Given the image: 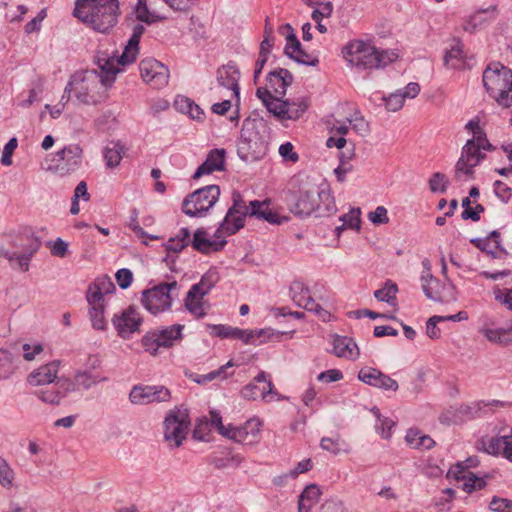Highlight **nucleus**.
Masks as SVG:
<instances>
[{
    "instance_id": "f257e3e1",
    "label": "nucleus",
    "mask_w": 512,
    "mask_h": 512,
    "mask_svg": "<svg viewBox=\"0 0 512 512\" xmlns=\"http://www.w3.org/2000/svg\"><path fill=\"white\" fill-rule=\"evenodd\" d=\"M97 64L101 74L93 69L72 76L77 77V81L74 83L75 96L79 102L86 105L97 104L100 98V90L103 87L110 86L114 82L116 74L120 72L114 57L99 56Z\"/></svg>"
},
{
    "instance_id": "f03ea898",
    "label": "nucleus",
    "mask_w": 512,
    "mask_h": 512,
    "mask_svg": "<svg viewBox=\"0 0 512 512\" xmlns=\"http://www.w3.org/2000/svg\"><path fill=\"white\" fill-rule=\"evenodd\" d=\"M73 16L96 32L107 33L119 16L118 0H76Z\"/></svg>"
},
{
    "instance_id": "7ed1b4c3",
    "label": "nucleus",
    "mask_w": 512,
    "mask_h": 512,
    "mask_svg": "<svg viewBox=\"0 0 512 512\" xmlns=\"http://www.w3.org/2000/svg\"><path fill=\"white\" fill-rule=\"evenodd\" d=\"M267 126L260 119H246L237 144V154L245 162L263 158L268 150Z\"/></svg>"
},
{
    "instance_id": "20e7f679",
    "label": "nucleus",
    "mask_w": 512,
    "mask_h": 512,
    "mask_svg": "<svg viewBox=\"0 0 512 512\" xmlns=\"http://www.w3.org/2000/svg\"><path fill=\"white\" fill-rule=\"evenodd\" d=\"M346 60L352 65L363 68L373 69L382 68L393 62L397 55L394 52L379 50L370 43L362 40H354L345 47Z\"/></svg>"
},
{
    "instance_id": "39448f33",
    "label": "nucleus",
    "mask_w": 512,
    "mask_h": 512,
    "mask_svg": "<svg viewBox=\"0 0 512 512\" xmlns=\"http://www.w3.org/2000/svg\"><path fill=\"white\" fill-rule=\"evenodd\" d=\"M41 246L40 240L32 233L17 235L11 241V249L0 248V257L7 259L14 269L29 270L30 260Z\"/></svg>"
},
{
    "instance_id": "423d86ee",
    "label": "nucleus",
    "mask_w": 512,
    "mask_h": 512,
    "mask_svg": "<svg viewBox=\"0 0 512 512\" xmlns=\"http://www.w3.org/2000/svg\"><path fill=\"white\" fill-rule=\"evenodd\" d=\"M220 196L218 185L199 188L184 198L182 211L190 217H202L214 206Z\"/></svg>"
},
{
    "instance_id": "0eeeda50",
    "label": "nucleus",
    "mask_w": 512,
    "mask_h": 512,
    "mask_svg": "<svg viewBox=\"0 0 512 512\" xmlns=\"http://www.w3.org/2000/svg\"><path fill=\"white\" fill-rule=\"evenodd\" d=\"M250 214V205L244 201L238 191L232 193V206L228 209L226 216L217 228L214 236L221 238L223 235H233L245 225V218Z\"/></svg>"
},
{
    "instance_id": "6e6552de",
    "label": "nucleus",
    "mask_w": 512,
    "mask_h": 512,
    "mask_svg": "<svg viewBox=\"0 0 512 512\" xmlns=\"http://www.w3.org/2000/svg\"><path fill=\"white\" fill-rule=\"evenodd\" d=\"M512 77V70L500 63L490 64L483 73V84L489 95L503 108H508V102L504 95L508 78Z\"/></svg>"
},
{
    "instance_id": "1a4fd4ad",
    "label": "nucleus",
    "mask_w": 512,
    "mask_h": 512,
    "mask_svg": "<svg viewBox=\"0 0 512 512\" xmlns=\"http://www.w3.org/2000/svg\"><path fill=\"white\" fill-rule=\"evenodd\" d=\"M183 329L184 325L181 324L154 329L142 337L141 344L146 352L156 356L160 347L171 348L180 342Z\"/></svg>"
},
{
    "instance_id": "9d476101",
    "label": "nucleus",
    "mask_w": 512,
    "mask_h": 512,
    "mask_svg": "<svg viewBox=\"0 0 512 512\" xmlns=\"http://www.w3.org/2000/svg\"><path fill=\"white\" fill-rule=\"evenodd\" d=\"M163 424L165 441L171 447H180L187 437L190 426L188 411L179 408L170 410Z\"/></svg>"
},
{
    "instance_id": "9b49d317",
    "label": "nucleus",
    "mask_w": 512,
    "mask_h": 512,
    "mask_svg": "<svg viewBox=\"0 0 512 512\" xmlns=\"http://www.w3.org/2000/svg\"><path fill=\"white\" fill-rule=\"evenodd\" d=\"M176 281L160 283L142 293V304L151 313L158 314L170 309L172 305V292L177 290Z\"/></svg>"
},
{
    "instance_id": "f8f14e48",
    "label": "nucleus",
    "mask_w": 512,
    "mask_h": 512,
    "mask_svg": "<svg viewBox=\"0 0 512 512\" xmlns=\"http://www.w3.org/2000/svg\"><path fill=\"white\" fill-rule=\"evenodd\" d=\"M171 392L163 385H134L129 393V400L133 405H149L169 402Z\"/></svg>"
},
{
    "instance_id": "ddd939ff",
    "label": "nucleus",
    "mask_w": 512,
    "mask_h": 512,
    "mask_svg": "<svg viewBox=\"0 0 512 512\" xmlns=\"http://www.w3.org/2000/svg\"><path fill=\"white\" fill-rule=\"evenodd\" d=\"M290 297L292 301L300 308L309 312H314L321 320L327 321L330 318V313L322 308L313 299L310 289L301 281H293L289 288Z\"/></svg>"
},
{
    "instance_id": "4468645a",
    "label": "nucleus",
    "mask_w": 512,
    "mask_h": 512,
    "mask_svg": "<svg viewBox=\"0 0 512 512\" xmlns=\"http://www.w3.org/2000/svg\"><path fill=\"white\" fill-rule=\"evenodd\" d=\"M211 335L221 339L231 338L242 340L245 344H254L256 338L270 337L271 329L244 330L224 324L210 325Z\"/></svg>"
},
{
    "instance_id": "2eb2a0df",
    "label": "nucleus",
    "mask_w": 512,
    "mask_h": 512,
    "mask_svg": "<svg viewBox=\"0 0 512 512\" xmlns=\"http://www.w3.org/2000/svg\"><path fill=\"white\" fill-rule=\"evenodd\" d=\"M142 79L155 89H161L168 84V68L154 58L143 59L139 64Z\"/></svg>"
},
{
    "instance_id": "dca6fc26",
    "label": "nucleus",
    "mask_w": 512,
    "mask_h": 512,
    "mask_svg": "<svg viewBox=\"0 0 512 512\" xmlns=\"http://www.w3.org/2000/svg\"><path fill=\"white\" fill-rule=\"evenodd\" d=\"M142 322L143 318L134 306H129L112 318L113 326L123 339H130L132 334L139 332Z\"/></svg>"
},
{
    "instance_id": "f3484780",
    "label": "nucleus",
    "mask_w": 512,
    "mask_h": 512,
    "mask_svg": "<svg viewBox=\"0 0 512 512\" xmlns=\"http://www.w3.org/2000/svg\"><path fill=\"white\" fill-rule=\"evenodd\" d=\"M467 462H469V464L466 466L462 463H457L451 467L447 476L452 477L457 481H463L462 488L468 493L483 489L486 486L485 479L476 476L473 472L468 470V468L473 465L472 459H468Z\"/></svg>"
},
{
    "instance_id": "a211bd4d",
    "label": "nucleus",
    "mask_w": 512,
    "mask_h": 512,
    "mask_svg": "<svg viewBox=\"0 0 512 512\" xmlns=\"http://www.w3.org/2000/svg\"><path fill=\"white\" fill-rule=\"evenodd\" d=\"M479 332L491 343L502 346L512 344V323L507 328H496L493 318L483 316Z\"/></svg>"
},
{
    "instance_id": "6ab92c4d",
    "label": "nucleus",
    "mask_w": 512,
    "mask_h": 512,
    "mask_svg": "<svg viewBox=\"0 0 512 512\" xmlns=\"http://www.w3.org/2000/svg\"><path fill=\"white\" fill-rule=\"evenodd\" d=\"M358 379L369 386H373L384 391L396 392L399 388L395 379L373 367L362 368L358 372Z\"/></svg>"
},
{
    "instance_id": "aec40b11",
    "label": "nucleus",
    "mask_w": 512,
    "mask_h": 512,
    "mask_svg": "<svg viewBox=\"0 0 512 512\" xmlns=\"http://www.w3.org/2000/svg\"><path fill=\"white\" fill-rule=\"evenodd\" d=\"M276 394L269 374L261 371L253 381L244 386L241 390V396L247 400H255L258 397L266 399L268 395Z\"/></svg>"
},
{
    "instance_id": "412c9836",
    "label": "nucleus",
    "mask_w": 512,
    "mask_h": 512,
    "mask_svg": "<svg viewBox=\"0 0 512 512\" xmlns=\"http://www.w3.org/2000/svg\"><path fill=\"white\" fill-rule=\"evenodd\" d=\"M83 150L78 144H71L56 153V170L62 174L75 171L81 164Z\"/></svg>"
},
{
    "instance_id": "4be33fe9",
    "label": "nucleus",
    "mask_w": 512,
    "mask_h": 512,
    "mask_svg": "<svg viewBox=\"0 0 512 512\" xmlns=\"http://www.w3.org/2000/svg\"><path fill=\"white\" fill-rule=\"evenodd\" d=\"M421 282L423 292L427 298L436 302H446L453 298L452 291L454 287L450 284L447 287L441 285L439 280L431 273L422 274Z\"/></svg>"
},
{
    "instance_id": "5701e85b",
    "label": "nucleus",
    "mask_w": 512,
    "mask_h": 512,
    "mask_svg": "<svg viewBox=\"0 0 512 512\" xmlns=\"http://www.w3.org/2000/svg\"><path fill=\"white\" fill-rule=\"evenodd\" d=\"M317 192L313 191H300L299 194H291L289 202L290 211L296 216H309L315 212L317 202Z\"/></svg>"
},
{
    "instance_id": "b1692460",
    "label": "nucleus",
    "mask_w": 512,
    "mask_h": 512,
    "mask_svg": "<svg viewBox=\"0 0 512 512\" xmlns=\"http://www.w3.org/2000/svg\"><path fill=\"white\" fill-rule=\"evenodd\" d=\"M261 423L258 419H249L241 426L231 425L226 438L237 443L253 444L260 433Z\"/></svg>"
},
{
    "instance_id": "393cba45",
    "label": "nucleus",
    "mask_w": 512,
    "mask_h": 512,
    "mask_svg": "<svg viewBox=\"0 0 512 512\" xmlns=\"http://www.w3.org/2000/svg\"><path fill=\"white\" fill-rule=\"evenodd\" d=\"M284 54L299 64L306 66H317L319 59L316 55L307 53L298 40L295 33L287 35V43L284 48Z\"/></svg>"
},
{
    "instance_id": "a878e982",
    "label": "nucleus",
    "mask_w": 512,
    "mask_h": 512,
    "mask_svg": "<svg viewBox=\"0 0 512 512\" xmlns=\"http://www.w3.org/2000/svg\"><path fill=\"white\" fill-rule=\"evenodd\" d=\"M145 32V27L142 24H137L133 27V32L128 40L122 54L120 56H113L115 63L119 66H126L132 64L139 53V43L142 35Z\"/></svg>"
},
{
    "instance_id": "bb28decb",
    "label": "nucleus",
    "mask_w": 512,
    "mask_h": 512,
    "mask_svg": "<svg viewBox=\"0 0 512 512\" xmlns=\"http://www.w3.org/2000/svg\"><path fill=\"white\" fill-rule=\"evenodd\" d=\"M99 365V361L95 359L90 367L79 369L75 372L74 378L76 380V385L79 390L87 391L95 386H97L101 382L108 381V378L105 376H101L99 373L94 372L93 370Z\"/></svg>"
},
{
    "instance_id": "cd10ccee",
    "label": "nucleus",
    "mask_w": 512,
    "mask_h": 512,
    "mask_svg": "<svg viewBox=\"0 0 512 512\" xmlns=\"http://www.w3.org/2000/svg\"><path fill=\"white\" fill-rule=\"evenodd\" d=\"M225 169V150L213 149L211 150L206 160L197 168L193 178L198 179L203 175H208L214 171H223Z\"/></svg>"
},
{
    "instance_id": "c85d7f7f",
    "label": "nucleus",
    "mask_w": 512,
    "mask_h": 512,
    "mask_svg": "<svg viewBox=\"0 0 512 512\" xmlns=\"http://www.w3.org/2000/svg\"><path fill=\"white\" fill-rule=\"evenodd\" d=\"M267 81L274 95L283 97L286 94L287 87L293 82V75L289 70L279 68L268 74Z\"/></svg>"
},
{
    "instance_id": "c756f323",
    "label": "nucleus",
    "mask_w": 512,
    "mask_h": 512,
    "mask_svg": "<svg viewBox=\"0 0 512 512\" xmlns=\"http://www.w3.org/2000/svg\"><path fill=\"white\" fill-rule=\"evenodd\" d=\"M59 368L58 361H52L47 363L37 370L33 371L29 377L28 381L31 385H45L52 383L57 378Z\"/></svg>"
},
{
    "instance_id": "7c9ffc66",
    "label": "nucleus",
    "mask_w": 512,
    "mask_h": 512,
    "mask_svg": "<svg viewBox=\"0 0 512 512\" xmlns=\"http://www.w3.org/2000/svg\"><path fill=\"white\" fill-rule=\"evenodd\" d=\"M206 236L207 233L204 229H197L194 232L193 239L191 241L192 247L201 253H209L211 250H221L227 243V241L224 239L216 241L210 240Z\"/></svg>"
},
{
    "instance_id": "2f4dec72",
    "label": "nucleus",
    "mask_w": 512,
    "mask_h": 512,
    "mask_svg": "<svg viewBox=\"0 0 512 512\" xmlns=\"http://www.w3.org/2000/svg\"><path fill=\"white\" fill-rule=\"evenodd\" d=\"M333 353L337 357L356 359L359 356V349L352 338L337 335L333 339Z\"/></svg>"
},
{
    "instance_id": "473e14b6",
    "label": "nucleus",
    "mask_w": 512,
    "mask_h": 512,
    "mask_svg": "<svg viewBox=\"0 0 512 512\" xmlns=\"http://www.w3.org/2000/svg\"><path fill=\"white\" fill-rule=\"evenodd\" d=\"M238 80L239 71L234 65L228 64L217 71V82L219 85L232 90L237 97L239 96Z\"/></svg>"
},
{
    "instance_id": "72a5a7b5",
    "label": "nucleus",
    "mask_w": 512,
    "mask_h": 512,
    "mask_svg": "<svg viewBox=\"0 0 512 512\" xmlns=\"http://www.w3.org/2000/svg\"><path fill=\"white\" fill-rule=\"evenodd\" d=\"M244 458L240 454L233 453L229 448L224 449L219 455L209 458V463L216 469L237 468L243 462Z\"/></svg>"
},
{
    "instance_id": "f704fd0d",
    "label": "nucleus",
    "mask_w": 512,
    "mask_h": 512,
    "mask_svg": "<svg viewBox=\"0 0 512 512\" xmlns=\"http://www.w3.org/2000/svg\"><path fill=\"white\" fill-rule=\"evenodd\" d=\"M115 285L112 280L107 276L99 277L91 284L87 290V300L98 299L99 302H104V296L112 294L115 291Z\"/></svg>"
},
{
    "instance_id": "c9c22d12",
    "label": "nucleus",
    "mask_w": 512,
    "mask_h": 512,
    "mask_svg": "<svg viewBox=\"0 0 512 512\" xmlns=\"http://www.w3.org/2000/svg\"><path fill=\"white\" fill-rule=\"evenodd\" d=\"M317 208L315 210L317 217L329 216L336 212V204L334 197L329 190L322 189L317 192Z\"/></svg>"
},
{
    "instance_id": "e433bc0d",
    "label": "nucleus",
    "mask_w": 512,
    "mask_h": 512,
    "mask_svg": "<svg viewBox=\"0 0 512 512\" xmlns=\"http://www.w3.org/2000/svg\"><path fill=\"white\" fill-rule=\"evenodd\" d=\"M220 277L216 269H209L202 277L200 282L191 286L190 290L198 295L206 296L218 283Z\"/></svg>"
},
{
    "instance_id": "4c0bfd02",
    "label": "nucleus",
    "mask_w": 512,
    "mask_h": 512,
    "mask_svg": "<svg viewBox=\"0 0 512 512\" xmlns=\"http://www.w3.org/2000/svg\"><path fill=\"white\" fill-rule=\"evenodd\" d=\"M90 310L89 315L92 322L93 328L97 330H105L106 329V320L104 317V309L105 303L99 302L98 299L92 298V300H87Z\"/></svg>"
},
{
    "instance_id": "58836bf2",
    "label": "nucleus",
    "mask_w": 512,
    "mask_h": 512,
    "mask_svg": "<svg viewBox=\"0 0 512 512\" xmlns=\"http://www.w3.org/2000/svg\"><path fill=\"white\" fill-rule=\"evenodd\" d=\"M125 150V146L120 142H111L107 145L103 152L107 167H117L123 158Z\"/></svg>"
},
{
    "instance_id": "ea45409f",
    "label": "nucleus",
    "mask_w": 512,
    "mask_h": 512,
    "mask_svg": "<svg viewBox=\"0 0 512 512\" xmlns=\"http://www.w3.org/2000/svg\"><path fill=\"white\" fill-rule=\"evenodd\" d=\"M147 2L148 0H138L136 6L134 7V13L138 21L151 25L166 19L165 16L157 15L156 13L150 11Z\"/></svg>"
},
{
    "instance_id": "a19ab883",
    "label": "nucleus",
    "mask_w": 512,
    "mask_h": 512,
    "mask_svg": "<svg viewBox=\"0 0 512 512\" xmlns=\"http://www.w3.org/2000/svg\"><path fill=\"white\" fill-rule=\"evenodd\" d=\"M455 41L456 44L444 55V65L451 69H459L464 65L463 45L459 40Z\"/></svg>"
},
{
    "instance_id": "79ce46f5",
    "label": "nucleus",
    "mask_w": 512,
    "mask_h": 512,
    "mask_svg": "<svg viewBox=\"0 0 512 512\" xmlns=\"http://www.w3.org/2000/svg\"><path fill=\"white\" fill-rule=\"evenodd\" d=\"M204 297L205 296L200 297L198 293H193L192 290L189 289L184 300L186 309L197 318H203L206 315Z\"/></svg>"
},
{
    "instance_id": "37998d69",
    "label": "nucleus",
    "mask_w": 512,
    "mask_h": 512,
    "mask_svg": "<svg viewBox=\"0 0 512 512\" xmlns=\"http://www.w3.org/2000/svg\"><path fill=\"white\" fill-rule=\"evenodd\" d=\"M309 102L307 98H298L295 100H287V114H284V120H298L308 109Z\"/></svg>"
},
{
    "instance_id": "c03bdc74",
    "label": "nucleus",
    "mask_w": 512,
    "mask_h": 512,
    "mask_svg": "<svg viewBox=\"0 0 512 512\" xmlns=\"http://www.w3.org/2000/svg\"><path fill=\"white\" fill-rule=\"evenodd\" d=\"M398 292V286L391 280H387L384 287L374 292V297L379 300L388 303L395 307L397 305L396 294Z\"/></svg>"
},
{
    "instance_id": "a18cd8bd",
    "label": "nucleus",
    "mask_w": 512,
    "mask_h": 512,
    "mask_svg": "<svg viewBox=\"0 0 512 512\" xmlns=\"http://www.w3.org/2000/svg\"><path fill=\"white\" fill-rule=\"evenodd\" d=\"M500 401H492L485 403L484 401L472 402L470 404H463L459 408V413L469 419L480 417L483 414V409L491 405H499Z\"/></svg>"
},
{
    "instance_id": "49530a36",
    "label": "nucleus",
    "mask_w": 512,
    "mask_h": 512,
    "mask_svg": "<svg viewBox=\"0 0 512 512\" xmlns=\"http://www.w3.org/2000/svg\"><path fill=\"white\" fill-rule=\"evenodd\" d=\"M174 106L179 112L186 115L188 112H191V109H194L197 112L196 117L198 118V121L204 120L205 113L202 108L186 96H177L174 101Z\"/></svg>"
},
{
    "instance_id": "de8ad7c7",
    "label": "nucleus",
    "mask_w": 512,
    "mask_h": 512,
    "mask_svg": "<svg viewBox=\"0 0 512 512\" xmlns=\"http://www.w3.org/2000/svg\"><path fill=\"white\" fill-rule=\"evenodd\" d=\"M190 241V231L188 228H181L175 237H171L166 243L167 252L178 253L182 251Z\"/></svg>"
},
{
    "instance_id": "09e8293b",
    "label": "nucleus",
    "mask_w": 512,
    "mask_h": 512,
    "mask_svg": "<svg viewBox=\"0 0 512 512\" xmlns=\"http://www.w3.org/2000/svg\"><path fill=\"white\" fill-rule=\"evenodd\" d=\"M361 211L359 208H352L348 213L342 215L340 217V221H342V225L335 228L336 234L339 236L340 232L343 229L350 228L359 230L361 219H360Z\"/></svg>"
},
{
    "instance_id": "8fccbe9b",
    "label": "nucleus",
    "mask_w": 512,
    "mask_h": 512,
    "mask_svg": "<svg viewBox=\"0 0 512 512\" xmlns=\"http://www.w3.org/2000/svg\"><path fill=\"white\" fill-rule=\"evenodd\" d=\"M371 412L377 419L376 430L381 434L383 438H390L392 434L391 429L395 425V422L389 418L382 417L377 407H373Z\"/></svg>"
},
{
    "instance_id": "3c124183",
    "label": "nucleus",
    "mask_w": 512,
    "mask_h": 512,
    "mask_svg": "<svg viewBox=\"0 0 512 512\" xmlns=\"http://www.w3.org/2000/svg\"><path fill=\"white\" fill-rule=\"evenodd\" d=\"M475 144V140H468L462 148L461 155L478 165L484 158L485 154L481 152V148H478Z\"/></svg>"
},
{
    "instance_id": "603ef678",
    "label": "nucleus",
    "mask_w": 512,
    "mask_h": 512,
    "mask_svg": "<svg viewBox=\"0 0 512 512\" xmlns=\"http://www.w3.org/2000/svg\"><path fill=\"white\" fill-rule=\"evenodd\" d=\"M14 372L11 353L6 349H0V380L9 378Z\"/></svg>"
},
{
    "instance_id": "864d4df0",
    "label": "nucleus",
    "mask_w": 512,
    "mask_h": 512,
    "mask_svg": "<svg viewBox=\"0 0 512 512\" xmlns=\"http://www.w3.org/2000/svg\"><path fill=\"white\" fill-rule=\"evenodd\" d=\"M347 121L350 123L352 129L359 135L366 136L369 134V123L365 120L364 116L359 111L348 117Z\"/></svg>"
},
{
    "instance_id": "5fc2aeb1",
    "label": "nucleus",
    "mask_w": 512,
    "mask_h": 512,
    "mask_svg": "<svg viewBox=\"0 0 512 512\" xmlns=\"http://www.w3.org/2000/svg\"><path fill=\"white\" fill-rule=\"evenodd\" d=\"M477 165L473 162L469 161L468 159L464 158L462 155L458 159L456 166H455V174L454 177L457 181L462 180V176L466 175L470 178H472L474 174V167Z\"/></svg>"
},
{
    "instance_id": "6e6d98bb",
    "label": "nucleus",
    "mask_w": 512,
    "mask_h": 512,
    "mask_svg": "<svg viewBox=\"0 0 512 512\" xmlns=\"http://www.w3.org/2000/svg\"><path fill=\"white\" fill-rule=\"evenodd\" d=\"M282 97L274 96L268 103H266L267 110L280 120H284V114H287L286 104L287 100H281Z\"/></svg>"
},
{
    "instance_id": "4d7b16f0",
    "label": "nucleus",
    "mask_w": 512,
    "mask_h": 512,
    "mask_svg": "<svg viewBox=\"0 0 512 512\" xmlns=\"http://www.w3.org/2000/svg\"><path fill=\"white\" fill-rule=\"evenodd\" d=\"M449 185V181L445 174L435 172L429 179V188L432 192L445 193Z\"/></svg>"
},
{
    "instance_id": "13d9d810",
    "label": "nucleus",
    "mask_w": 512,
    "mask_h": 512,
    "mask_svg": "<svg viewBox=\"0 0 512 512\" xmlns=\"http://www.w3.org/2000/svg\"><path fill=\"white\" fill-rule=\"evenodd\" d=\"M386 109L392 112L400 110L405 101V96L402 95V90L390 94L388 97H383Z\"/></svg>"
},
{
    "instance_id": "bf43d9fd",
    "label": "nucleus",
    "mask_w": 512,
    "mask_h": 512,
    "mask_svg": "<svg viewBox=\"0 0 512 512\" xmlns=\"http://www.w3.org/2000/svg\"><path fill=\"white\" fill-rule=\"evenodd\" d=\"M56 387L58 388L59 394L61 398L66 397L69 393L80 391L78 386L76 385V380L69 378H60L56 382Z\"/></svg>"
},
{
    "instance_id": "052dcab7",
    "label": "nucleus",
    "mask_w": 512,
    "mask_h": 512,
    "mask_svg": "<svg viewBox=\"0 0 512 512\" xmlns=\"http://www.w3.org/2000/svg\"><path fill=\"white\" fill-rule=\"evenodd\" d=\"M470 243L493 259L502 258L504 255L498 251L489 249V238H472Z\"/></svg>"
},
{
    "instance_id": "680f3d73",
    "label": "nucleus",
    "mask_w": 512,
    "mask_h": 512,
    "mask_svg": "<svg viewBox=\"0 0 512 512\" xmlns=\"http://www.w3.org/2000/svg\"><path fill=\"white\" fill-rule=\"evenodd\" d=\"M36 395L42 402L52 405L59 404L62 399L57 387L56 389L51 388L37 391Z\"/></svg>"
},
{
    "instance_id": "e2e57ef3",
    "label": "nucleus",
    "mask_w": 512,
    "mask_h": 512,
    "mask_svg": "<svg viewBox=\"0 0 512 512\" xmlns=\"http://www.w3.org/2000/svg\"><path fill=\"white\" fill-rule=\"evenodd\" d=\"M14 478L13 470L6 460L0 456V484L3 487H10Z\"/></svg>"
},
{
    "instance_id": "0e129e2a",
    "label": "nucleus",
    "mask_w": 512,
    "mask_h": 512,
    "mask_svg": "<svg viewBox=\"0 0 512 512\" xmlns=\"http://www.w3.org/2000/svg\"><path fill=\"white\" fill-rule=\"evenodd\" d=\"M503 442V436L489 438L485 443V451L492 455L501 454L504 457Z\"/></svg>"
},
{
    "instance_id": "69168bd1",
    "label": "nucleus",
    "mask_w": 512,
    "mask_h": 512,
    "mask_svg": "<svg viewBox=\"0 0 512 512\" xmlns=\"http://www.w3.org/2000/svg\"><path fill=\"white\" fill-rule=\"evenodd\" d=\"M489 508L493 512H510L512 510V500L494 496Z\"/></svg>"
},
{
    "instance_id": "338daca9",
    "label": "nucleus",
    "mask_w": 512,
    "mask_h": 512,
    "mask_svg": "<svg viewBox=\"0 0 512 512\" xmlns=\"http://www.w3.org/2000/svg\"><path fill=\"white\" fill-rule=\"evenodd\" d=\"M483 13L484 12L475 13L469 19L465 20L463 23V30L469 33L475 32L485 22Z\"/></svg>"
},
{
    "instance_id": "774afa93",
    "label": "nucleus",
    "mask_w": 512,
    "mask_h": 512,
    "mask_svg": "<svg viewBox=\"0 0 512 512\" xmlns=\"http://www.w3.org/2000/svg\"><path fill=\"white\" fill-rule=\"evenodd\" d=\"M368 219L375 225L387 224L389 217L384 206H378L374 211L368 213Z\"/></svg>"
}]
</instances>
